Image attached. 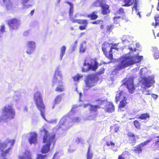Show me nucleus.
<instances>
[{
	"label": "nucleus",
	"mask_w": 159,
	"mask_h": 159,
	"mask_svg": "<svg viewBox=\"0 0 159 159\" xmlns=\"http://www.w3.org/2000/svg\"><path fill=\"white\" fill-rule=\"evenodd\" d=\"M139 53L133 54L132 56H122L120 58L119 64L117 65L115 69V71H119L125 67L137 63H139L143 60L142 56H139Z\"/></svg>",
	"instance_id": "f257e3e1"
},
{
	"label": "nucleus",
	"mask_w": 159,
	"mask_h": 159,
	"mask_svg": "<svg viewBox=\"0 0 159 159\" xmlns=\"http://www.w3.org/2000/svg\"><path fill=\"white\" fill-rule=\"evenodd\" d=\"M40 132L44 133L43 138L42 142L45 143L41 149V152L43 154L48 153L50 150V147L51 144L54 146L56 139V135L55 134L50 133L44 127H42L40 130Z\"/></svg>",
	"instance_id": "f03ea898"
},
{
	"label": "nucleus",
	"mask_w": 159,
	"mask_h": 159,
	"mask_svg": "<svg viewBox=\"0 0 159 159\" xmlns=\"http://www.w3.org/2000/svg\"><path fill=\"white\" fill-rule=\"evenodd\" d=\"M34 100L37 108L40 112L41 115L45 119L46 107L43 102L41 93L37 91L34 93Z\"/></svg>",
	"instance_id": "7ed1b4c3"
},
{
	"label": "nucleus",
	"mask_w": 159,
	"mask_h": 159,
	"mask_svg": "<svg viewBox=\"0 0 159 159\" xmlns=\"http://www.w3.org/2000/svg\"><path fill=\"white\" fill-rule=\"evenodd\" d=\"M15 116V111L12 106L11 105H5L2 109V117L6 119H13Z\"/></svg>",
	"instance_id": "20e7f679"
},
{
	"label": "nucleus",
	"mask_w": 159,
	"mask_h": 159,
	"mask_svg": "<svg viewBox=\"0 0 159 159\" xmlns=\"http://www.w3.org/2000/svg\"><path fill=\"white\" fill-rule=\"evenodd\" d=\"M15 142V140L14 139H7L5 143H0V150L1 152V157H2L3 159H6L5 157L7 154L9 153L11 148H9L5 150V149L7 147V145L8 143H10L11 145L13 146Z\"/></svg>",
	"instance_id": "39448f33"
},
{
	"label": "nucleus",
	"mask_w": 159,
	"mask_h": 159,
	"mask_svg": "<svg viewBox=\"0 0 159 159\" xmlns=\"http://www.w3.org/2000/svg\"><path fill=\"white\" fill-rule=\"evenodd\" d=\"M58 77H59L60 79H62L61 75H57L55 74L54 76L53 81L52 82V86L55 85L56 83H58L59 84L57 86L55 89V91L57 92L61 93L64 92L65 90V88L62 81L58 80Z\"/></svg>",
	"instance_id": "423d86ee"
},
{
	"label": "nucleus",
	"mask_w": 159,
	"mask_h": 159,
	"mask_svg": "<svg viewBox=\"0 0 159 159\" xmlns=\"http://www.w3.org/2000/svg\"><path fill=\"white\" fill-rule=\"evenodd\" d=\"M123 84L125 86L129 93H134L135 89L134 83V79L132 77L125 78L123 80Z\"/></svg>",
	"instance_id": "0eeeda50"
},
{
	"label": "nucleus",
	"mask_w": 159,
	"mask_h": 159,
	"mask_svg": "<svg viewBox=\"0 0 159 159\" xmlns=\"http://www.w3.org/2000/svg\"><path fill=\"white\" fill-rule=\"evenodd\" d=\"M76 17V15L73 16H69V19L72 23H76L79 24L83 25H80L79 26V29L81 30L86 29L88 23V20L86 19H75V18Z\"/></svg>",
	"instance_id": "6e6552de"
},
{
	"label": "nucleus",
	"mask_w": 159,
	"mask_h": 159,
	"mask_svg": "<svg viewBox=\"0 0 159 159\" xmlns=\"http://www.w3.org/2000/svg\"><path fill=\"white\" fill-rule=\"evenodd\" d=\"M21 24V21L18 18H14L8 20L7 24L10 30L17 29Z\"/></svg>",
	"instance_id": "1a4fd4ad"
},
{
	"label": "nucleus",
	"mask_w": 159,
	"mask_h": 159,
	"mask_svg": "<svg viewBox=\"0 0 159 159\" xmlns=\"http://www.w3.org/2000/svg\"><path fill=\"white\" fill-rule=\"evenodd\" d=\"M95 75L94 74H88L84 82L86 87L89 88H91L95 85Z\"/></svg>",
	"instance_id": "9d476101"
},
{
	"label": "nucleus",
	"mask_w": 159,
	"mask_h": 159,
	"mask_svg": "<svg viewBox=\"0 0 159 159\" xmlns=\"http://www.w3.org/2000/svg\"><path fill=\"white\" fill-rule=\"evenodd\" d=\"M122 2V6L125 7H129L133 5L132 9L134 8L137 10L138 4L137 0H121Z\"/></svg>",
	"instance_id": "9b49d317"
},
{
	"label": "nucleus",
	"mask_w": 159,
	"mask_h": 159,
	"mask_svg": "<svg viewBox=\"0 0 159 159\" xmlns=\"http://www.w3.org/2000/svg\"><path fill=\"white\" fill-rule=\"evenodd\" d=\"M68 117L67 116L63 117L60 120L58 125V129H68L70 127L69 125L70 123L68 120Z\"/></svg>",
	"instance_id": "f8f14e48"
},
{
	"label": "nucleus",
	"mask_w": 159,
	"mask_h": 159,
	"mask_svg": "<svg viewBox=\"0 0 159 159\" xmlns=\"http://www.w3.org/2000/svg\"><path fill=\"white\" fill-rule=\"evenodd\" d=\"M151 141L152 139H151L145 141L141 143L134 147V148L133 150V151L135 154L138 155L140 154L143 151V147L147 145Z\"/></svg>",
	"instance_id": "ddd939ff"
},
{
	"label": "nucleus",
	"mask_w": 159,
	"mask_h": 159,
	"mask_svg": "<svg viewBox=\"0 0 159 159\" xmlns=\"http://www.w3.org/2000/svg\"><path fill=\"white\" fill-rule=\"evenodd\" d=\"M129 143L132 145H134L136 143V139H139L138 135L136 136L135 134L131 132H129L127 134Z\"/></svg>",
	"instance_id": "4468645a"
},
{
	"label": "nucleus",
	"mask_w": 159,
	"mask_h": 159,
	"mask_svg": "<svg viewBox=\"0 0 159 159\" xmlns=\"http://www.w3.org/2000/svg\"><path fill=\"white\" fill-rule=\"evenodd\" d=\"M111 44L107 42H104L102 45V50L104 54L106 57L108 58L109 60H111V57L108 56H111V53L107 52V50L109 49H110Z\"/></svg>",
	"instance_id": "2eb2a0df"
},
{
	"label": "nucleus",
	"mask_w": 159,
	"mask_h": 159,
	"mask_svg": "<svg viewBox=\"0 0 159 159\" xmlns=\"http://www.w3.org/2000/svg\"><path fill=\"white\" fill-rule=\"evenodd\" d=\"M142 84L144 86L143 88H149L151 86L153 80L149 77H143L142 78Z\"/></svg>",
	"instance_id": "dca6fc26"
},
{
	"label": "nucleus",
	"mask_w": 159,
	"mask_h": 159,
	"mask_svg": "<svg viewBox=\"0 0 159 159\" xmlns=\"http://www.w3.org/2000/svg\"><path fill=\"white\" fill-rule=\"evenodd\" d=\"M28 141L30 144H35L37 142V134L34 132L30 133V136L28 139Z\"/></svg>",
	"instance_id": "f3484780"
},
{
	"label": "nucleus",
	"mask_w": 159,
	"mask_h": 159,
	"mask_svg": "<svg viewBox=\"0 0 159 159\" xmlns=\"http://www.w3.org/2000/svg\"><path fill=\"white\" fill-rule=\"evenodd\" d=\"M27 45L29 49L27 50L26 52L28 54H31L35 49L36 43L33 41H28L27 42Z\"/></svg>",
	"instance_id": "a211bd4d"
},
{
	"label": "nucleus",
	"mask_w": 159,
	"mask_h": 159,
	"mask_svg": "<svg viewBox=\"0 0 159 159\" xmlns=\"http://www.w3.org/2000/svg\"><path fill=\"white\" fill-rule=\"evenodd\" d=\"M104 111L105 112L111 113L115 111V106L111 102H107L105 106Z\"/></svg>",
	"instance_id": "6ab92c4d"
},
{
	"label": "nucleus",
	"mask_w": 159,
	"mask_h": 159,
	"mask_svg": "<svg viewBox=\"0 0 159 159\" xmlns=\"http://www.w3.org/2000/svg\"><path fill=\"white\" fill-rule=\"evenodd\" d=\"M88 105L90 107L89 108V110L90 112L91 113H96L98 111V109H100L101 108V106H99L90 104L89 103L84 105V107H86Z\"/></svg>",
	"instance_id": "aec40b11"
},
{
	"label": "nucleus",
	"mask_w": 159,
	"mask_h": 159,
	"mask_svg": "<svg viewBox=\"0 0 159 159\" xmlns=\"http://www.w3.org/2000/svg\"><path fill=\"white\" fill-rule=\"evenodd\" d=\"M99 12V10L93 11L91 13L87 15L86 17L89 18L90 20H96L98 17V14Z\"/></svg>",
	"instance_id": "412c9836"
},
{
	"label": "nucleus",
	"mask_w": 159,
	"mask_h": 159,
	"mask_svg": "<svg viewBox=\"0 0 159 159\" xmlns=\"http://www.w3.org/2000/svg\"><path fill=\"white\" fill-rule=\"evenodd\" d=\"M89 66L85 68L84 67H83L82 68V71L83 72H87L89 71L90 69H92V70L95 71L98 68V66L96 62H95L93 65H92L89 64H88Z\"/></svg>",
	"instance_id": "4be33fe9"
},
{
	"label": "nucleus",
	"mask_w": 159,
	"mask_h": 159,
	"mask_svg": "<svg viewBox=\"0 0 159 159\" xmlns=\"http://www.w3.org/2000/svg\"><path fill=\"white\" fill-rule=\"evenodd\" d=\"M106 3V2L104 3L101 7L102 8V13L103 15H107L110 12L109 6Z\"/></svg>",
	"instance_id": "5701e85b"
},
{
	"label": "nucleus",
	"mask_w": 159,
	"mask_h": 159,
	"mask_svg": "<svg viewBox=\"0 0 159 159\" xmlns=\"http://www.w3.org/2000/svg\"><path fill=\"white\" fill-rule=\"evenodd\" d=\"M118 43V44H113L111 47L109 51L108 52H110L111 53V56H110L109 57H111V60H112L113 59V56L112 55V50L113 49H115L117 51H118L120 48L118 47L117 46Z\"/></svg>",
	"instance_id": "b1692460"
},
{
	"label": "nucleus",
	"mask_w": 159,
	"mask_h": 159,
	"mask_svg": "<svg viewBox=\"0 0 159 159\" xmlns=\"http://www.w3.org/2000/svg\"><path fill=\"white\" fill-rule=\"evenodd\" d=\"M124 97H126L124 96L123 92L122 91H119L117 92L116 97V102L117 103L120 99Z\"/></svg>",
	"instance_id": "393cba45"
},
{
	"label": "nucleus",
	"mask_w": 159,
	"mask_h": 159,
	"mask_svg": "<svg viewBox=\"0 0 159 159\" xmlns=\"http://www.w3.org/2000/svg\"><path fill=\"white\" fill-rule=\"evenodd\" d=\"M106 2V0H96L93 3V5L95 7H101L104 3Z\"/></svg>",
	"instance_id": "a878e982"
},
{
	"label": "nucleus",
	"mask_w": 159,
	"mask_h": 159,
	"mask_svg": "<svg viewBox=\"0 0 159 159\" xmlns=\"http://www.w3.org/2000/svg\"><path fill=\"white\" fill-rule=\"evenodd\" d=\"M120 126L117 124H115L110 127V131L114 133H118L120 131Z\"/></svg>",
	"instance_id": "bb28decb"
},
{
	"label": "nucleus",
	"mask_w": 159,
	"mask_h": 159,
	"mask_svg": "<svg viewBox=\"0 0 159 159\" xmlns=\"http://www.w3.org/2000/svg\"><path fill=\"white\" fill-rule=\"evenodd\" d=\"M65 94L64 93H61L57 95L55 98L53 102L54 105L59 103L61 101L62 96Z\"/></svg>",
	"instance_id": "cd10ccee"
},
{
	"label": "nucleus",
	"mask_w": 159,
	"mask_h": 159,
	"mask_svg": "<svg viewBox=\"0 0 159 159\" xmlns=\"http://www.w3.org/2000/svg\"><path fill=\"white\" fill-rule=\"evenodd\" d=\"M66 3L69 4L70 6L69 11V16H72L74 12V5L72 3L69 1L66 2Z\"/></svg>",
	"instance_id": "c85d7f7f"
},
{
	"label": "nucleus",
	"mask_w": 159,
	"mask_h": 159,
	"mask_svg": "<svg viewBox=\"0 0 159 159\" xmlns=\"http://www.w3.org/2000/svg\"><path fill=\"white\" fill-rule=\"evenodd\" d=\"M152 52L153 53L154 57L156 59L159 58V51L157 47H153L152 48Z\"/></svg>",
	"instance_id": "c756f323"
},
{
	"label": "nucleus",
	"mask_w": 159,
	"mask_h": 159,
	"mask_svg": "<svg viewBox=\"0 0 159 159\" xmlns=\"http://www.w3.org/2000/svg\"><path fill=\"white\" fill-rule=\"evenodd\" d=\"M150 116L149 114L147 113H146L140 115L138 117V118L142 120H146L147 119H149Z\"/></svg>",
	"instance_id": "7c9ffc66"
},
{
	"label": "nucleus",
	"mask_w": 159,
	"mask_h": 159,
	"mask_svg": "<svg viewBox=\"0 0 159 159\" xmlns=\"http://www.w3.org/2000/svg\"><path fill=\"white\" fill-rule=\"evenodd\" d=\"M127 102H126V98L124 97L122 100L120 101L119 104V107L120 108H122L125 107Z\"/></svg>",
	"instance_id": "2f4dec72"
},
{
	"label": "nucleus",
	"mask_w": 159,
	"mask_h": 159,
	"mask_svg": "<svg viewBox=\"0 0 159 159\" xmlns=\"http://www.w3.org/2000/svg\"><path fill=\"white\" fill-rule=\"evenodd\" d=\"M83 77V75L82 74H77L76 75L73 76L72 78L73 80L75 81H78L80 79Z\"/></svg>",
	"instance_id": "473e14b6"
},
{
	"label": "nucleus",
	"mask_w": 159,
	"mask_h": 159,
	"mask_svg": "<svg viewBox=\"0 0 159 159\" xmlns=\"http://www.w3.org/2000/svg\"><path fill=\"white\" fill-rule=\"evenodd\" d=\"M66 49V48L65 46H62L61 48V53L60 54V57L61 60L62 59L63 56L65 54Z\"/></svg>",
	"instance_id": "72a5a7b5"
},
{
	"label": "nucleus",
	"mask_w": 159,
	"mask_h": 159,
	"mask_svg": "<svg viewBox=\"0 0 159 159\" xmlns=\"http://www.w3.org/2000/svg\"><path fill=\"white\" fill-rule=\"evenodd\" d=\"M90 147L91 145H89V146L87 154V159H91L93 156V153L91 152H90Z\"/></svg>",
	"instance_id": "f704fd0d"
},
{
	"label": "nucleus",
	"mask_w": 159,
	"mask_h": 159,
	"mask_svg": "<svg viewBox=\"0 0 159 159\" xmlns=\"http://www.w3.org/2000/svg\"><path fill=\"white\" fill-rule=\"evenodd\" d=\"M134 124L135 127L138 129L141 128V125L140 123L138 120H135L134 121Z\"/></svg>",
	"instance_id": "c9c22d12"
},
{
	"label": "nucleus",
	"mask_w": 159,
	"mask_h": 159,
	"mask_svg": "<svg viewBox=\"0 0 159 159\" xmlns=\"http://www.w3.org/2000/svg\"><path fill=\"white\" fill-rule=\"evenodd\" d=\"M96 103L98 104L97 106H100L101 105H103L104 102V100H102L101 99H98L95 100Z\"/></svg>",
	"instance_id": "e433bc0d"
},
{
	"label": "nucleus",
	"mask_w": 159,
	"mask_h": 159,
	"mask_svg": "<svg viewBox=\"0 0 159 159\" xmlns=\"http://www.w3.org/2000/svg\"><path fill=\"white\" fill-rule=\"evenodd\" d=\"M80 120V118L79 117H74L71 119V122L72 123H78Z\"/></svg>",
	"instance_id": "4c0bfd02"
},
{
	"label": "nucleus",
	"mask_w": 159,
	"mask_h": 159,
	"mask_svg": "<svg viewBox=\"0 0 159 159\" xmlns=\"http://www.w3.org/2000/svg\"><path fill=\"white\" fill-rule=\"evenodd\" d=\"M86 48L84 46L83 44L81 43L80 45V46L79 49V52L80 53H84L86 50Z\"/></svg>",
	"instance_id": "58836bf2"
},
{
	"label": "nucleus",
	"mask_w": 159,
	"mask_h": 159,
	"mask_svg": "<svg viewBox=\"0 0 159 159\" xmlns=\"http://www.w3.org/2000/svg\"><path fill=\"white\" fill-rule=\"evenodd\" d=\"M103 21L101 20H95L91 22V23L92 24L98 25L102 24Z\"/></svg>",
	"instance_id": "ea45409f"
},
{
	"label": "nucleus",
	"mask_w": 159,
	"mask_h": 159,
	"mask_svg": "<svg viewBox=\"0 0 159 159\" xmlns=\"http://www.w3.org/2000/svg\"><path fill=\"white\" fill-rule=\"evenodd\" d=\"M106 144L107 146H111L112 148H114L115 146V143L112 141H107Z\"/></svg>",
	"instance_id": "a19ab883"
},
{
	"label": "nucleus",
	"mask_w": 159,
	"mask_h": 159,
	"mask_svg": "<svg viewBox=\"0 0 159 159\" xmlns=\"http://www.w3.org/2000/svg\"><path fill=\"white\" fill-rule=\"evenodd\" d=\"M47 155H43L41 154H38L37 155L36 159H45L47 157Z\"/></svg>",
	"instance_id": "79ce46f5"
},
{
	"label": "nucleus",
	"mask_w": 159,
	"mask_h": 159,
	"mask_svg": "<svg viewBox=\"0 0 159 159\" xmlns=\"http://www.w3.org/2000/svg\"><path fill=\"white\" fill-rule=\"evenodd\" d=\"M114 28V25H107L106 27L107 31L108 32H110Z\"/></svg>",
	"instance_id": "37998d69"
},
{
	"label": "nucleus",
	"mask_w": 159,
	"mask_h": 159,
	"mask_svg": "<svg viewBox=\"0 0 159 159\" xmlns=\"http://www.w3.org/2000/svg\"><path fill=\"white\" fill-rule=\"evenodd\" d=\"M116 14H124L125 12L124 9L122 7L120 8L116 12Z\"/></svg>",
	"instance_id": "c03bdc74"
},
{
	"label": "nucleus",
	"mask_w": 159,
	"mask_h": 159,
	"mask_svg": "<svg viewBox=\"0 0 159 159\" xmlns=\"http://www.w3.org/2000/svg\"><path fill=\"white\" fill-rule=\"evenodd\" d=\"M12 8V4L11 2L8 3L6 5V8L7 10H10Z\"/></svg>",
	"instance_id": "a18cd8bd"
},
{
	"label": "nucleus",
	"mask_w": 159,
	"mask_h": 159,
	"mask_svg": "<svg viewBox=\"0 0 159 159\" xmlns=\"http://www.w3.org/2000/svg\"><path fill=\"white\" fill-rule=\"evenodd\" d=\"M127 152L125 151L122 153L118 156V158L117 159H125V158L124 157Z\"/></svg>",
	"instance_id": "49530a36"
},
{
	"label": "nucleus",
	"mask_w": 159,
	"mask_h": 159,
	"mask_svg": "<svg viewBox=\"0 0 159 159\" xmlns=\"http://www.w3.org/2000/svg\"><path fill=\"white\" fill-rule=\"evenodd\" d=\"M0 27L1 28L0 30V34H2L5 31V25H2L0 26Z\"/></svg>",
	"instance_id": "de8ad7c7"
},
{
	"label": "nucleus",
	"mask_w": 159,
	"mask_h": 159,
	"mask_svg": "<svg viewBox=\"0 0 159 159\" xmlns=\"http://www.w3.org/2000/svg\"><path fill=\"white\" fill-rule=\"evenodd\" d=\"M157 138L158 139L154 143V145L155 146H156L157 148L159 147V136L157 137Z\"/></svg>",
	"instance_id": "09e8293b"
},
{
	"label": "nucleus",
	"mask_w": 159,
	"mask_h": 159,
	"mask_svg": "<svg viewBox=\"0 0 159 159\" xmlns=\"http://www.w3.org/2000/svg\"><path fill=\"white\" fill-rule=\"evenodd\" d=\"M105 69L103 68H101L100 70L98 72V74L99 75H101L104 73Z\"/></svg>",
	"instance_id": "8fccbe9b"
},
{
	"label": "nucleus",
	"mask_w": 159,
	"mask_h": 159,
	"mask_svg": "<svg viewBox=\"0 0 159 159\" xmlns=\"http://www.w3.org/2000/svg\"><path fill=\"white\" fill-rule=\"evenodd\" d=\"M120 18V16H116L114 17L113 18L114 23L117 24L118 23V21L119 20V19Z\"/></svg>",
	"instance_id": "3c124183"
},
{
	"label": "nucleus",
	"mask_w": 159,
	"mask_h": 159,
	"mask_svg": "<svg viewBox=\"0 0 159 159\" xmlns=\"http://www.w3.org/2000/svg\"><path fill=\"white\" fill-rule=\"evenodd\" d=\"M155 21L156 22L157 24L159 26V16H157L155 17Z\"/></svg>",
	"instance_id": "603ef678"
},
{
	"label": "nucleus",
	"mask_w": 159,
	"mask_h": 159,
	"mask_svg": "<svg viewBox=\"0 0 159 159\" xmlns=\"http://www.w3.org/2000/svg\"><path fill=\"white\" fill-rule=\"evenodd\" d=\"M19 159H32L30 157H25L23 156H19Z\"/></svg>",
	"instance_id": "864d4df0"
},
{
	"label": "nucleus",
	"mask_w": 159,
	"mask_h": 159,
	"mask_svg": "<svg viewBox=\"0 0 159 159\" xmlns=\"http://www.w3.org/2000/svg\"><path fill=\"white\" fill-rule=\"evenodd\" d=\"M75 142L77 143H80L81 142V138L78 137L76 138Z\"/></svg>",
	"instance_id": "5fc2aeb1"
},
{
	"label": "nucleus",
	"mask_w": 159,
	"mask_h": 159,
	"mask_svg": "<svg viewBox=\"0 0 159 159\" xmlns=\"http://www.w3.org/2000/svg\"><path fill=\"white\" fill-rule=\"evenodd\" d=\"M152 96L155 99H156L158 97L157 95L153 94L152 95Z\"/></svg>",
	"instance_id": "6e6d98bb"
},
{
	"label": "nucleus",
	"mask_w": 159,
	"mask_h": 159,
	"mask_svg": "<svg viewBox=\"0 0 159 159\" xmlns=\"http://www.w3.org/2000/svg\"><path fill=\"white\" fill-rule=\"evenodd\" d=\"M30 0H22V3L24 4L27 3Z\"/></svg>",
	"instance_id": "4d7b16f0"
},
{
	"label": "nucleus",
	"mask_w": 159,
	"mask_h": 159,
	"mask_svg": "<svg viewBox=\"0 0 159 159\" xmlns=\"http://www.w3.org/2000/svg\"><path fill=\"white\" fill-rule=\"evenodd\" d=\"M152 25L154 26H155V28H156L157 25H158V24H157L156 22L155 21V23L154 22H153L152 23Z\"/></svg>",
	"instance_id": "13d9d810"
},
{
	"label": "nucleus",
	"mask_w": 159,
	"mask_h": 159,
	"mask_svg": "<svg viewBox=\"0 0 159 159\" xmlns=\"http://www.w3.org/2000/svg\"><path fill=\"white\" fill-rule=\"evenodd\" d=\"M34 9H33V10H32L31 12H30V15L31 16H33V15H34Z\"/></svg>",
	"instance_id": "bf43d9fd"
},
{
	"label": "nucleus",
	"mask_w": 159,
	"mask_h": 159,
	"mask_svg": "<svg viewBox=\"0 0 159 159\" xmlns=\"http://www.w3.org/2000/svg\"><path fill=\"white\" fill-rule=\"evenodd\" d=\"M29 33V31H26L24 33V34L25 35H27Z\"/></svg>",
	"instance_id": "052dcab7"
},
{
	"label": "nucleus",
	"mask_w": 159,
	"mask_h": 159,
	"mask_svg": "<svg viewBox=\"0 0 159 159\" xmlns=\"http://www.w3.org/2000/svg\"><path fill=\"white\" fill-rule=\"evenodd\" d=\"M85 34V32H82V33H81L80 34V37H82V36L84 35Z\"/></svg>",
	"instance_id": "680f3d73"
},
{
	"label": "nucleus",
	"mask_w": 159,
	"mask_h": 159,
	"mask_svg": "<svg viewBox=\"0 0 159 159\" xmlns=\"http://www.w3.org/2000/svg\"><path fill=\"white\" fill-rule=\"evenodd\" d=\"M76 47V45H74L72 47L73 51H74Z\"/></svg>",
	"instance_id": "e2e57ef3"
},
{
	"label": "nucleus",
	"mask_w": 159,
	"mask_h": 159,
	"mask_svg": "<svg viewBox=\"0 0 159 159\" xmlns=\"http://www.w3.org/2000/svg\"><path fill=\"white\" fill-rule=\"evenodd\" d=\"M24 111L25 112H27L28 111V108L25 107L24 108Z\"/></svg>",
	"instance_id": "0e129e2a"
},
{
	"label": "nucleus",
	"mask_w": 159,
	"mask_h": 159,
	"mask_svg": "<svg viewBox=\"0 0 159 159\" xmlns=\"http://www.w3.org/2000/svg\"><path fill=\"white\" fill-rule=\"evenodd\" d=\"M88 64H89V63H86V61H85V62H84V64H83V65L84 66H86L87 65H88Z\"/></svg>",
	"instance_id": "69168bd1"
},
{
	"label": "nucleus",
	"mask_w": 159,
	"mask_h": 159,
	"mask_svg": "<svg viewBox=\"0 0 159 159\" xmlns=\"http://www.w3.org/2000/svg\"><path fill=\"white\" fill-rule=\"evenodd\" d=\"M104 25H101L100 26V28L101 29H103L104 28Z\"/></svg>",
	"instance_id": "338daca9"
},
{
	"label": "nucleus",
	"mask_w": 159,
	"mask_h": 159,
	"mask_svg": "<svg viewBox=\"0 0 159 159\" xmlns=\"http://www.w3.org/2000/svg\"><path fill=\"white\" fill-rule=\"evenodd\" d=\"M76 107H75V106L73 107H72V109H71V111L73 110L74 109H75H75H76Z\"/></svg>",
	"instance_id": "774afa93"
}]
</instances>
